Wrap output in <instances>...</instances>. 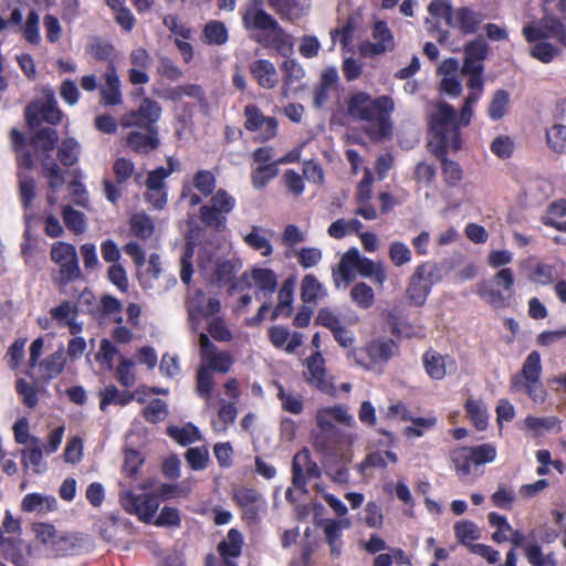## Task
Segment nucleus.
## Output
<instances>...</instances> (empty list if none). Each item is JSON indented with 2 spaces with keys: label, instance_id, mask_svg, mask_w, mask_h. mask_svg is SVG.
<instances>
[{
  "label": "nucleus",
  "instance_id": "nucleus-63",
  "mask_svg": "<svg viewBox=\"0 0 566 566\" xmlns=\"http://www.w3.org/2000/svg\"><path fill=\"white\" fill-rule=\"evenodd\" d=\"M478 294L494 308H503L509 305V301L504 294L499 290L490 287L485 282L479 285Z\"/></svg>",
  "mask_w": 566,
  "mask_h": 566
},
{
  "label": "nucleus",
  "instance_id": "nucleus-52",
  "mask_svg": "<svg viewBox=\"0 0 566 566\" xmlns=\"http://www.w3.org/2000/svg\"><path fill=\"white\" fill-rule=\"evenodd\" d=\"M488 521L492 527L496 531L492 534V539L496 543H504L509 541V536L513 531L512 526L507 522V518L496 512H491L488 515Z\"/></svg>",
  "mask_w": 566,
  "mask_h": 566
},
{
  "label": "nucleus",
  "instance_id": "nucleus-8",
  "mask_svg": "<svg viewBox=\"0 0 566 566\" xmlns=\"http://www.w3.org/2000/svg\"><path fill=\"white\" fill-rule=\"evenodd\" d=\"M542 363L538 352H531L525 358L520 373L512 376V392H525L534 402H544L546 390L541 381Z\"/></svg>",
  "mask_w": 566,
  "mask_h": 566
},
{
  "label": "nucleus",
  "instance_id": "nucleus-36",
  "mask_svg": "<svg viewBox=\"0 0 566 566\" xmlns=\"http://www.w3.org/2000/svg\"><path fill=\"white\" fill-rule=\"evenodd\" d=\"M83 542L81 536L59 533L50 551L56 555H74L81 551Z\"/></svg>",
  "mask_w": 566,
  "mask_h": 566
},
{
  "label": "nucleus",
  "instance_id": "nucleus-18",
  "mask_svg": "<svg viewBox=\"0 0 566 566\" xmlns=\"http://www.w3.org/2000/svg\"><path fill=\"white\" fill-rule=\"evenodd\" d=\"M319 475L321 469L312 460L308 449L304 448L294 455L292 462V483L296 489L306 491L307 481Z\"/></svg>",
  "mask_w": 566,
  "mask_h": 566
},
{
  "label": "nucleus",
  "instance_id": "nucleus-30",
  "mask_svg": "<svg viewBox=\"0 0 566 566\" xmlns=\"http://www.w3.org/2000/svg\"><path fill=\"white\" fill-rule=\"evenodd\" d=\"M268 3L282 20L291 22L304 17L310 8L308 0H268Z\"/></svg>",
  "mask_w": 566,
  "mask_h": 566
},
{
  "label": "nucleus",
  "instance_id": "nucleus-9",
  "mask_svg": "<svg viewBox=\"0 0 566 566\" xmlns=\"http://www.w3.org/2000/svg\"><path fill=\"white\" fill-rule=\"evenodd\" d=\"M399 346L390 337L381 336L368 342L360 353L350 350L349 356L355 363L367 370L382 369V367L398 354Z\"/></svg>",
  "mask_w": 566,
  "mask_h": 566
},
{
  "label": "nucleus",
  "instance_id": "nucleus-47",
  "mask_svg": "<svg viewBox=\"0 0 566 566\" xmlns=\"http://www.w3.org/2000/svg\"><path fill=\"white\" fill-rule=\"evenodd\" d=\"M454 534L459 543L467 546L470 551V545H474L473 541L480 538L481 532L478 525L471 521H459L454 524Z\"/></svg>",
  "mask_w": 566,
  "mask_h": 566
},
{
  "label": "nucleus",
  "instance_id": "nucleus-53",
  "mask_svg": "<svg viewBox=\"0 0 566 566\" xmlns=\"http://www.w3.org/2000/svg\"><path fill=\"white\" fill-rule=\"evenodd\" d=\"M557 277L556 269L554 265L546 264L543 262H537L534 264L532 273L528 275V279L541 285H549Z\"/></svg>",
  "mask_w": 566,
  "mask_h": 566
},
{
  "label": "nucleus",
  "instance_id": "nucleus-39",
  "mask_svg": "<svg viewBox=\"0 0 566 566\" xmlns=\"http://www.w3.org/2000/svg\"><path fill=\"white\" fill-rule=\"evenodd\" d=\"M213 386L214 380L212 373L201 366H198L196 375V392L200 398L205 399L207 407H211L212 405L211 392Z\"/></svg>",
  "mask_w": 566,
  "mask_h": 566
},
{
  "label": "nucleus",
  "instance_id": "nucleus-58",
  "mask_svg": "<svg viewBox=\"0 0 566 566\" xmlns=\"http://www.w3.org/2000/svg\"><path fill=\"white\" fill-rule=\"evenodd\" d=\"M451 459L460 476H467L471 473V468L474 464L469 447L455 449L451 454Z\"/></svg>",
  "mask_w": 566,
  "mask_h": 566
},
{
  "label": "nucleus",
  "instance_id": "nucleus-25",
  "mask_svg": "<svg viewBox=\"0 0 566 566\" xmlns=\"http://www.w3.org/2000/svg\"><path fill=\"white\" fill-rule=\"evenodd\" d=\"M122 83L114 64H108L104 74V84L99 87L101 102L105 106H116L123 103Z\"/></svg>",
  "mask_w": 566,
  "mask_h": 566
},
{
  "label": "nucleus",
  "instance_id": "nucleus-51",
  "mask_svg": "<svg viewBox=\"0 0 566 566\" xmlns=\"http://www.w3.org/2000/svg\"><path fill=\"white\" fill-rule=\"evenodd\" d=\"M350 300L363 310L370 308L375 303V292L366 283H356L349 293Z\"/></svg>",
  "mask_w": 566,
  "mask_h": 566
},
{
  "label": "nucleus",
  "instance_id": "nucleus-61",
  "mask_svg": "<svg viewBox=\"0 0 566 566\" xmlns=\"http://www.w3.org/2000/svg\"><path fill=\"white\" fill-rule=\"evenodd\" d=\"M186 461L195 471L203 470L209 462V451L205 446L189 448L185 454Z\"/></svg>",
  "mask_w": 566,
  "mask_h": 566
},
{
  "label": "nucleus",
  "instance_id": "nucleus-45",
  "mask_svg": "<svg viewBox=\"0 0 566 566\" xmlns=\"http://www.w3.org/2000/svg\"><path fill=\"white\" fill-rule=\"evenodd\" d=\"M326 294L325 289L313 274H306L301 284V298L304 303L316 302Z\"/></svg>",
  "mask_w": 566,
  "mask_h": 566
},
{
  "label": "nucleus",
  "instance_id": "nucleus-59",
  "mask_svg": "<svg viewBox=\"0 0 566 566\" xmlns=\"http://www.w3.org/2000/svg\"><path fill=\"white\" fill-rule=\"evenodd\" d=\"M19 197L24 210H28L35 198V180L23 174H19Z\"/></svg>",
  "mask_w": 566,
  "mask_h": 566
},
{
  "label": "nucleus",
  "instance_id": "nucleus-29",
  "mask_svg": "<svg viewBox=\"0 0 566 566\" xmlns=\"http://www.w3.org/2000/svg\"><path fill=\"white\" fill-rule=\"evenodd\" d=\"M50 315L57 325L69 327L72 335L82 333L83 324L76 321L77 306L69 301H63L60 305L52 307Z\"/></svg>",
  "mask_w": 566,
  "mask_h": 566
},
{
  "label": "nucleus",
  "instance_id": "nucleus-43",
  "mask_svg": "<svg viewBox=\"0 0 566 566\" xmlns=\"http://www.w3.org/2000/svg\"><path fill=\"white\" fill-rule=\"evenodd\" d=\"M167 432L174 440L182 446L202 440L200 430L192 423H187L182 427H169Z\"/></svg>",
  "mask_w": 566,
  "mask_h": 566
},
{
  "label": "nucleus",
  "instance_id": "nucleus-50",
  "mask_svg": "<svg viewBox=\"0 0 566 566\" xmlns=\"http://www.w3.org/2000/svg\"><path fill=\"white\" fill-rule=\"evenodd\" d=\"M546 143L555 153H566V123L554 124L546 130Z\"/></svg>",
  "mask_w": 566,
  "mask_h": 566
},
{
  "label": "nucleus",
  "instance_id": "nucleus-5",
  "mask_svg": "<svg viewBox=\"0 0 566 566\" xmlns=\"http://www.w3.org/2000/svg\"><path fill=\"white\" fill-rule=\"evenodd\" d=\"M242 21L245 29H258L263 33L258 42L264 48L274 49L280 55L289 56L293 52V36L285 32L279 22L269 14L260 0H252L247 6Z\"/></svg>",
  "mask_w": 566,
  "mask_h": 566
},
{
  "label": "nucleus",
  "instance_id": "nucleus-40",
  "mask_svg": "<svg viewBox=\"0 0 566 566\" xmlns=\"http://www.w3.org/2000/svg\"><path fill=\"white\" fill-rule=\"evenodd\" d=\"M349 526L350 521L348 518L327 520L325 522L324 532L331 546L332 554H339L337 542L340 537L342 531L348 528Z\"/></svg>",
  "mask_w": 566,
  "mask_h": 566
},
{
  "label": "nucleus",
  "instance_id": "nucleus-41",
  "mask_svg": "<svg viewBox=\"0 0 566 566\" xmlns=\"http://www.w3.org/2000/svg\"><path fill=\"white\" fill-rule=\"evenodd\" d=\"M465 411L479 430H484L489 424V412L482 400L468 399L465 402Z\"/></svg>",
  "mask_w": 566,
  "mask_h": 566
},
{
  "label": "nucleus",
  "instance_id": "nucleus-48",
  "mask_svg": "<svg viewBox=\"0 0 566 566\" xmlns=\"http://www.w3.org/2000/svg\"><path fill=\"white\" fill-rule=\"evenodd\" d=\"M57 133L56 130L52 128H42L39 129L34 137L32 138V145L34 149L42 150L43 153L48 154L46 158H50V153L54 149L56 143H57Z\"/></svg>",
  "mask_w": 566,
  "mask_h": 566
},
{
  "label": "nucleus",
  "instance_id": "nucleus-24",
  "mask_svg": "<svg viewBox=\"0 0 566 566\" xmlns=\"http://www.w3.org/2000/svg\"><path fill=\"white\" fill-rule=\"evenodd\" d=\"M243 546V536L237 528H231L226 538L219 544L218 551L222 559L207 566H237L230 558H237L241 555Z\"/></svg>",
  "mask_w": 566,
  "mask_h": 566
},
{
  "label": "nucleus",
  "instance_id": "nucleus-3",
  "mask_svg": "<svg viewBox=\"0 0 566 566\" xmlns=\"http://www.w3.org/2000/svg\"><path fill=\"white\" fill-rule=\"evenodd\" d=\"M318 431L314 434V447L328 454L340 453L354 444L357 436L336 428L335 423L354 427L356 421L348 408L343 405L322 407L316 411Z\"/></svg>",
  "mask_w": 566,
  "mask_h": 566
},
{
  "label": "nucleus",
  "instance_id": "nucleus-35",
  "mask_svg": "<svg viewBox=\"0 0 566 566\" xmlns=\"http://www.w3.org/2000/svg\"><path fill=\"white\" fill-rule=\"evenodd\" d=\"M238 416V409L233 402L221 401L218 415L211 420L212 429L218 434H226L230 424Z\"/></svg>",
  "mask_w": 566,
  "mask_h": 566
},
{
  "label": "nucleus",
  "instance_id": "nucleus-13",
  "mask_svg": "<svg viewBox=\"0 0 566 566\" xmlns=\"http://www.w3.org/2000/svg\"><path fill=\"white\" fill-rule=\"evenodd\" d=\"M119 503L128 514L136 515L140 522L150 524L160 505L159 495L156 493L136 494L133 491H122Z\"/></svg>",
  "mask_w": 566,
  "mask_h": 566
},
{
  "label": "nucleus",
  "instance_id": "nucleus-17",
  "mask_svg": "<svg viewBox=\"0 0 566 566\" xmlns=\"http://www.w3.org/2000/svg\"><path fill=\"white\" fill-rule=\"evenodd\" d=\"M63 116L62 111L57 106L54 94L50 92L44 102H34L25 109V119L30 127H36L42 122L56 125Z\"/></svg>",
  "mask_w": 566,
  "mask_h": 566
},
{
  "label": "nucleus",
  "instance_id": "nucleus-15",
  "mask_svg": "<svg viewBox=\"0 0 566 566\" xmlns=\"http://www.w3.org/2000/svg\"><path fill=\"white\" fill-rule=\"evenodd\" d=\"M51 259L60 266L61 283L74 281L80 277L81 270L76 249L66 242H55L51 248Z\"/></svg>",
  "mask_w": 566,
  "mask_h": 566
},
{
  "label": "nucleus",
  "instance_id": "nucleus-12",
  "mask_svg": "<svg viewBox=\"0 0 566 566\" xmlns=\"http://www.w3.org/2000/svg\"><path fill=\"white\" fill-rule=\"evenodd\" d=\"M198 268L219 283H230L238 271L233 261L221 260L217 256L216 248L211 243L200 245L198 250Z\"/></svg>",
  "mask_w": 566,
  "mask_h": 566
},
{
  "label": "nucleus",
  "instance_id": "nucleus-31",
  "mask_svg": "<svg viewBox=\"0 0 566 566\" xmlns=\"http://www.w3.org/2000/svg\"><path fill=\"white\" fill-rule=\"evenodd\" d=\"M482 20L483 18L480 13L464 7L453 10L452 13L449 14L448 23L468 34L474 33Z\"/></svg>",
  "mask_w": 566,
  "mask_h": 566
},
{
  "label": "nucleus",
  "instance_id": "nucleus-10",
  "mask_svg": "<svg viewBox=\"0 0 566 566\" xmlns=\"http://www.w3.org/2000/svg\"><path fill=\"white\" fill-rule=\"evenodd\" d=\"M442 279L440 269L431 262L417 265L409 277L406 295L412 304L421 306L426 303L431 289Z\"/></svg>",
  "mask_w": 566,
  "mask_h": 566
},
{
  "label": "nucleus",
  "instance_id": "nucleus-4",
  "mask_svg": "<svg viewBox=\"0 0 566 566\" xmlns=\"http://www.w3.org/2000/svg\"><path fill=\"white\" fill-rule=\"evenodd\" d=\"M347 114L354 120L374 123L376 129L370 130L373 138H384L391 132L390 114L395 103L389 96H379L375 99L368 93H353L346 101Z\"/></svg>",
  "mask_w": 566,
  "mask_h": 566
},
{
  "label": "nucleus",
  "instance_id": "nucleus-54",
  "mask_svg": "<svg viewBox=\"0 0 566 566\" xmlns=\"http://www.w3.org/2000/svg\"><path fill=\"white\" fill-rule=\"evenodd\" d=\"M388 255L392 264L397 268L408 264L412 259L410 248L400 241H394L389 244Z\"/></svg>",
  "mask_w": 566,
  "mask_h": 566
},
{
  "label": "nucleus",
  "instance_id": "nucleus-28",
  "mask_svg": "<svg viewBox=\"0 0 566 566\" xmlns=\"http://www.w3.org/2000/svg\"><path fill=\"white\" fill-rule=\"evenodd\" d=\"M249 70L260 87L272 90L279 84V73L275 65L265 59H259L250 63Z\"/></svg>",
  "mask_w": 566,
  "mask_h": 566
},
{
  "label": "nucleus",
  "instance_id": "nucleus-49",
  "mask_svg": "<svg viewBox=\"0 0 566 566\" xmlns=\"http://www.w3.org/2000/svg\"><path fill=\"white\" fill-rule=\"evenodd\" d=\"M81 154V145L75 138H65L57 148V158L64 166H73Z\"/></svg>",
  "mask_w": 566,
  "mask_h": 566
},
{
  "label": "nucleus",
  "instance_id": "nucleus-1",
  "mask_svg": "<svg viewBox=\"0 0 566 566\" xmlns=\"http://www.w3.org/2000/svg\"><path fill=\"white\" fill-rule=\"evenodd\" d=\"M479 101L476 94H469L461 108L460 116L452 106L440 102L430 115L429 146L436 156H442L448 150H458L461 147L460 127L467 126L473 115V105Z\"/></svg>",
  "mask_w": 566,
  "mask_h": 566
},
{
  "label": "nucleus",
  "instance_id": "nucleus-62",
  "mask_svg": "<svg viewBox=\"0 0 566 566\" xmlns=\"http://www.w3.org/2000/svg\"><path fill=\"white\" fill-rule=\"evenodd\" d=\"M509 106V94L503 90H499L494 93L493 98L489 106V116L493 120L501 119L507 112Z\"/></svg>",
  "mask_w": 566,
  "mask_h": 566
},
{
  "label": "nucleus",
  "instance_id": "nucleus-21",
  "mask_svg": "<svg viewBox=\"0 0 566 566\" xmlns=\"http://www.w3.org/2000/svg\"><path fill=\"white\" fill-rule=\"evenodd\" d=\"M308 382L324 394L335 395L336 389L327 377L325 359L319 350H316L306 359Z\"/></svg>",
  "mask_w": 566,
  "mask_h": 566
},
{
  "label": "nucleus",
  "instance_id": "nucleus-32",
  "mask_svg": "<svg viewBox=\"0 0 566 566\" xmlns=\"http://www.w3.org/2000/svg\"><path fill=\"white\" fill-rule=\"evenodd\" d=\"M296 285V279L294 276L287 277L277 295V304L272 312L271 319H276L280 316L289 317L293 311L294 290Z\"/></svg>",
  "mask_w": 566,
  "mask_h": 566
},
{
  "label": "nucleus",
  "instance_id": "nucleus-46",
  "mask_svg": "<svg viewBox=\"0 0 566 566\" xmlns=\"http://www.w3.org/2000/svg\"><path fill=\"white\" fill-rule=\"evenodd\" d=\"M43 452L39 438H33L32 444L22 451L23 465L25 468L31 467L35 473H40L43 467Z\"/></svg>",
  "mask_w": 566,
  "mask_h": 566
},
{
  "label": "nucleus",
  "instance_id": "nucleus-60",
  "mask_svg": "<svg viewBox=\"0 0 566 566\" xmlns=\"http://www.w3.org/2000/svg\"><path fill=\"white\" fill-rule=\"evenodd\" d=\"M129 224L132 233L140 239H147L154 232V223L151 219L144 213L133 216Z\"/></svg>",
  "mask_w": 566,
  "mask_h": 566
},
{
  "label": "nucleus",
  "instance_id": "nucleus-64",
  "mask_svg": "<svg viewBox=\"0 0 566 566\" xmlns=\"http://www.w3.org/2000/svg\"><path fill=\"white\" fill-rule=\"evenodd\" d=\"M134 363L130 359L120 357L119 364L115 369V376L118 382L125 388H132L136 384V376L133 371Z\"/></svg>",
  "mask_w": 566,
  "mask_h": 566
},
{
  "label": "nucleus",
  "instance_id": "nucleus-37",
  "mask_svg": "<svg viewBox=\"0 0 566 566\" xmlns=\"http://www.w3.org/2000/svg\"><path fill=\"white\" fill-rule=\"evenodd\" d=\"M251 277L259 292L264 296L272 295L277 287V276L270 269H254Z\"/></svg>",
  "mask_w": 566,
  "mask_h": 566
},
{
  "label": "nucleus",
  "instance_id": "nucleus-57",
  "mask_svg": "<svg viewBox=\"0 0 566 566\" xmlns=\"http://www.w3.org/2000/svg\"><path fill=\"white\" fill-rule=\"evenodd\" d=\"M195 482L193 478H188L175 484L165 483L160 486L159 492L165 499L187 496L191 492Z\"/></svg>",
  "mask_w": 566,
  "mask_h": 566
},
{
  "label": "nucleus",
  "instance_id": "nucleus-55",
  "mask_svg": "<svg viewBox=\"0 0 566 566\" xmlns=\"http://www.w3.org/2000/svg\"><path fill=\"white\" fill-rule=\"evenodd\" d=\"M281 69L283 71L284 87L298 83L305 74L303 66L294 59H286Z\"/></svg>",
  "mask_w": 566,
  "mask_h": 566
},
{
  "label": "nucleus",
  "instance_id": "nucleus-16",
  "mask_svg": "<svg viewBox=\"0 0 566 566\" xmlns=\"http://www.w3.org/2000/svg\"><path fill=\"white\" fill-rule=\"evenodd\" d=\"M221 310L217 297L208 296L202 291H196L187 301V311L191 329L197 332L202 319L214 317Z\"/></svg>",
  "mask_w": 566,
  "mask_h": 566
},
{
  "label": "nucleus",
  "instance_id": "nucleus-33",
  "mask_svg": "<svg viewBox=\"0 0 566 566\" xmlns=\"http://www.w3.org/2000/svg\"><path fill=\"white\" fill-rule=\"evenodd\" d=\"M273 232L259 226H252L249 233L243 237L244 243L259 251L263 256H270L273 253V248L270 238Z\"/></svg>",
  "mask_w": 566,
  "mask_h": 566
},
{
  "label": "nucleus",
  "instance_id": "nucleus-34",
  "mask_svg": "<svg viewBox=\"0 0 566 566\" xmlns=\"http://www.w3.org/2000/svg\"><path fill=\"white\" fill-rule=\"evenodd\" d=\"M56 506L57 501L54 496L43 495L41 493H29L21 502V509L24 512H34L38 514L52 512Z\"/></svg>",
  "mask_w": 566,
  "mask_h": 566
},
{
  "label": "nucleus",
  "instance_id": "nucleus-27",
  "mask_svg": "<svg viewBox=\"0 0 566 566\" xmlns=\"http://www.w3.org/2000/svg\"><path fill=\"white\" fill-rule=\"evenodd\" d=\"M65 365L66 356L63 347H60L56 352L40 360L34 369L38 371L40 380L49 382L63 373Z\"/></svg>",
  "mask_w": 566,
  "mask_h": 566
},
{
  "label": "nucleus",
  "instance_id": "nucleus-42",
  "mask_svg": "<svg viewBox=\"0 0 566 566\" xmlns=\"http://www.w3.org/2000/svg\"><path fill=\"white\" fill-rule=\"evenodd\" d=\"M203 42L210 45H223L229 38L226 25L217 20L209 21L202 32Z\"/></svg>",
  "mask_w": 566,
  "mask_h": 566
},
{
  "label": "nucleus",
  "instance_id": "nucleus-20",
  "mask_svg": "<svg viewBox=\"0 0 566 566\" xmlns=\"http://www.w3.org/2000/svg\"><path fill=\"white\" fill-rule=\"evenodd\" d=\"M426 374L433 380H442L447 375L457 371L454 358L448 354L442 355L434 349L427 350L422 356Z\"/></svg>",
  "mask_w": 566,
  "mask_h": 566
},
{
  "label": "nucleus",
  "instance_id": "nucleus-19",
  "mask_svg": "<svg viewBox=\"0 0 566 566\" xmlns=\"http://www.w3.org/2000/svg\"><path fill=\"white\" fill-rule=\"evenodd\" d=\"M216 176L209 170H199L192 178L191 185H184L181 196L187 199L191 207L201 203V197H209L214 193Z\"/></svg>",
  "mask_w": 566,
  "mask_h": 566
},
{
  "label": "nucleus",
  "instance_id": "nucleus-26",
  "mask_svg": "<svg viewBox=\"0 0 566 566\" xmlns=\"http://www.w3.org/2000/svg\"><path fill=\"white\" fill-rule=\"evenodd\" d=\"M233 499L243 511V517L248 521H254L265 502L262 496L253 489L240 488L234 491Z\"/></svg>",
  "mask_w": 566,
  "mask_h": 566
},
{
  "label": "nucleus",
  "instance_id": "nucleus-56",
  "mask_svg": "<svg viewBox=\"0 0 566 566\" xmlns=\"http://www.w3.org/2000/svg\"><path fill=\"white\" fill-rule=\"evenodd\" d=\"M119 354L117 346L108 338H103L96 353V360L107 369L114 368V359Z\"/></svg>",
  "mask_w": 566,
  "mask_h": 566
},
{
  "label": "nucleus",
  "instance_id": "nucleus-23",
  "mask_svg": "<svg viewBox=\"0 0 566 566\" xmlns=\"http://www.w3.org/2000/svg\"><path fill=\"white\" fill-rule=\"evenodd\" d=\"M371 35L374 41L363 45L365 54L378 55L395 48L394 35L386 22L377 21L373 27Z\"/></svg>",
  "mask_w": 566,
  "mask_h": 566
},
{
  "label": "nucleus",
  "instance_id": "nucleus-14",
  "mask_svg": "<svg viewBox=\"0 0 566 566\" xmlns=\"http://www.w3.org/2000/svg\"><path fill=\"white\" fill-rule=\"evenodd\" d=\"M199 366L211 373L227 374L233 365L231 354L219 349L205 333L199 334Z\"/></svg>",
  "mask_w": 566,
  "mask_h": 566
},
{
  "label": "nucleus",
  "instance_id": "nucleus-2",
  "mask_svg": "<svg viewBox=\"0 0 566 566\" xmlns=\"http://www.w3.org/2000/svg\"><path fill=\"white\" fill-rule=\"evenodd\" d=\"M160 104L144 97L136 109L125 113L119 120L123 128H130L126 135V146L137 154H149L157 149L160 139L157 123L161 117Z\"/></svg>",
  "mask_w": 566,
  "mask_h": 566
},
{
  "label": "nucleus",
  "instance_id": "nucleus-44",
  "mask_svg": "<svg viewBox=\"0 0 566 566\" xmlns=\"http://www.w3.org/2000/svg\"><path fill=\"white\" fill-rule=\"evenodd\" d=\"M524 551L531 566H557L555 554L553 552L544 554L536 543L525 545Z\"/></svg>",
  "mask_w": 566,
  "mask_h": 566
},
{
  "label": "nucleus",
  "instance_id": "nucleus-6",
  "mask_svg": "<svg viewBox=\"0 0 566 566\" xmlns=\"http://www.w3.org/2000/svg\"><path fill=\"white\" fill-rule=\"evenodd\" d=\"M562 31V20L553 14H545L538 21L526 23L522 28V35L528 48V55L542 64H551L563 55V49L549 41Z\"/></svg>",
  "mask_w": 566,
  "mask_h": 566
},
{
  "label": "nucleus",
  "instance_id": "nucleus-22",
  "mask_svg": "<svg viewBox=\"0 0 566 566\" xmlns=\"http://www.w3.org/2000/svg\"><path fill=\"white\" fill-rule=\"evenodd\" d=\"M245 128L250 132H260L263 139H270L276 134L277 123L274 117H266L255 105L244 108Z\"/></svg>",
  "mask_w": 566,
  "mask_h": 566
},
{
  "label": "nucleus",
  "instance_id": "nucleus-38",
  "mask_svg": "<svg viewBox=\"0 0 566 566\" xmlns=\"http://www.w3.org/2000/svg\"><path fill=\"white\" fill-rule=\"evenodd\" d=\"M99 408L102 411H106L109 405L125 406L134 399V395L129 391H120L114 385L106 386L101 391Z\"/></svg>",
  "mask_w": 566,
  "mask_h": 566
},
{
  "label": "nucleus",
  "instance_id": "nucleus-11",
  "mask_svg": "<svg viewBox=\"0 0 566 566\" xmlns=\"http://www.w3.org/2000/svg\"><path fill=\"white\" fill-rule=\"evenodd\" d=\"M235 199L224 189H219L211 195L209 203L199 209L202 223L217 231H222L227 226V216L235 208Z\"/></svg>",
  "mask_w": 566,
  "mask_h": 566
},
{
  "label": "nucleus",
  "instance_id": "nucleus-7",
  "mask_svg": "<svg viewBox=\"0 0 566 566\" xmlns=\"http://www.w3.org/2000/svg\"><path fill=\"white\" fill-rule=\"evenodd\" d=\"M374 280L382 285L387 280V273L381 262H375L360 254L357 248L346 251L336 268L333 269V280L337 289L352 283L356 275Z\"/></svg>",
  "mask_w": 566,
  "mask_h": 566
}]
</instances>
